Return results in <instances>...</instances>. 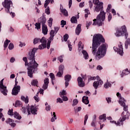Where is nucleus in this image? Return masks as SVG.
<instances>
[{
  "label": "nucleus",
  "instance_id": "f257e3e1",
  "mask_svg": "<svg viewBox=\"0 0 130 130\" xmlns=\"http://www.w3.org/2000/svg\"><path fill=\"white\" fill-rule=\"evenodd\" d=\"M104 42H105V39L101 34H98L93 35L91 50L93 55L95 54V58L97 60L103 58L106 54V51H107V44H103L98 48L100 44L104 43Z\"/></svg>",
  "mask_w": 130,
  "mask_h": 130
},
{
  "label": "nucleus",
  "instance_id": "f03ea898",
  "mask_svg": "<svg viewBox=\"0 0 130 130\" xmlns=\"http://www.w3.org/2000/svg\"><path fill=\"white\" fill-rule=\"evenodd\" d=\"M46 47V44H42L39 46V48H34L31 52H29L27 55V58L29 60H31L29 62L31 65L29 68H28V75L30 77H32V69H35L38 67V63L35 60V53H36L38 49L41 50L44 49Z\"/></svg>",
  "mask_w": 130,
  "mask_h": 130
},
{
  "label": "nucleus",
  "instance_id": "7ed1b4c3",
  "mask_svg": "<svg viewBox=\"0 0 130 130\" xmlns=\"http://www.w3.org/2000/svg\"><path fill=\"white\" fill-rule=\"evenodd\" d=\"M103 3H101L100 4H98L95 7L94 11L99 13L100 12V13L97 16L96 19H93V23L92 24L93 26H96L98 25L99 27L100 26H102L103 25V22H104L105 20V16L106 13L103 11Z\"/></svg>",
  "mask_w": 130,
  "mask_h": 130
},
{
  "label": "nucleus",
  "instance_id": "20e7f679",
  "mask_svg": "<svg viewBox=\"0 0 130 130\" xmlns=\"http://www.w3.org/2000/svg\"><path fill=\"white\" fill-rule=\"evenodd\" d=\"M121 116L122 118H120L119 120L116 122L115 121H110L111 123H115L116 125H123V121L125 120V119H127L128 117L129 116V112H127L126 115H124V112H123L121 114Z\"/></svg>",
  "mask_w": 130,
  "mask_h": 130
},
{
  "label": "nucleus",
  "instance_id": "39448f33",
  "mask_svg": "<svg viewBox=\"0 0 130 130\" xmlns=\"http://www.w3.org/2000/svg\"><path fill=\"white\" fill-rule=\"evenodd\" d=\"M116 32L115 33V36L116 37H120V36H123L124 33L126 32V27L125 25L122 26L120 28L116 29Z\"/></svg>",
  "mask_w": 130,
  "mask_h": 130
},
{
  "label": "nucleus",
  "instance_id": "423d86ee",
  "mask_svg": "<svg viewBox=\"0 0 130 130\" xmlns=\"http://www.w3.org/2000/svg\"><path fill=\"white\" fill-rule=\"evenodd\" d=\"M27 115H30L32 113L34 115L37 114L38 111V108L31 105L30 107H27Z\"/></svg>",
  "mask_w": 130,
  "mask_h": 130
},
{
  "label": "nucleus",
  "instance_id": "0eeeda50",
  "mask_svg": "<svg viewBox=\"0 0 130 130\" xmlns=\"http://www.w3.org/2000/svg\"><path fill=\"white\" fill-rule=\"evenodd\" d=\"M23 60L24 62H25V66H28V67H29L28 68H27V74H28V76L29 77H30V78H33V73H35V70H36L37 69V68H31V77L30 76V75H29V69L30 67H32V65H31L30 64V62L29 63H28V60H27V57H24L23 58Z\"/></svg>",
  "mask_w": 130,
  "mask_h": 130
},
{
  "label": "nucleus",
  "instance_id": "6e6552de",
  "mask_svg": "<svg viewBox=\"0 0 130 130\" xmlns=\"http://www.w3.org/2000/svg\"><path fill=\"white\" fill-rule=\"evenodd\" d=\"M2 5L6 9L7 13H10L11 5H13V2L11 0H5L4 2L2 3Z\"/></svg>",
  "mask_w": 130,
  "mask_h": 130
},
{
  "label": "nucleus",
  "instance_id": "1a4fd4ad",
  "mask_svg": "<svg viewBox=\"0 0 130 130\" xmlns=\"http://www.w3.org/2000/svg\"><path fill=\"white\" fill-rule=\"evenodd\" d=\"M0 91L4 96H7L8 95V89H7V86L4 85V79H2L0 81Z\"/></svg>",
  "mask_w": 130,
  "mask_h": 130
},
{
  "label": "nucleus",
  "instance_id": "9d476101",
  "mask_svg": "<svg viewBox=\"0 0 130 130\" xmlns=\"http://www.w3.org/2000/svg\"><path fill=\"white\" fill-rule=\"evenodd\" d=\"M96 80L97 81H94L93 83V86L94 87V89H95V90L98 89V87H99V86L100 87H101V86L103 85V81L102 80H101V78H100L99 76H96Z\"/></svg>",
  "mask_w": 130,
  "mask_h": 130
},
{
  "label": "nucleus",
  "instance_id": "9b49d317",
  "mask_svg": "<svg viewBox=\"0 0 130 130\" xmlns=\"http://www.w3.org/2000/svg\"><path fill=\"white\" fill-rule=\"evenodd\" d=\"M113 49L116 52H117L120 55H122V54H123V47L122 46V42H119V44H118V48L116 47H114Z\"/></svg>",
  "mask_w": 130,
  "mask_h": 130
},
{
  "label": "nucleus",
  "instance_id": "f8f14e48",
  "mask_svg": "<svg viewBox=\"0 0 130 130\" xmlns=\"http://www.w3.org/2000/svg\"><path fill=\"white\" fill-rule=\"evenodd\" d=\"M118 102L120 104V105H121V106H122V107H123L124 111L126 112V113L124 112V115H126V113H127V112H129L128 111V106L125 105V102H126V100H125V101H123V102H122V101H119Z\"/></svg>",
  "mask_w": 130,
  "mask_h": 130
},
{
  "label": "nucleus",
  "instance_id": "ddd939ff",
  "mask_svg": "<svg viewBox=\"0 0 130 130\" xmlns=\"http://www.w3.org/2000/svg\"><path fill=\"white\" fill-rule=\"evenodd\" d=\"M20 90H21V87L20 86H14L12 89V94L14 96H16L17 94H19V92H20Z\"/></svg>",
  "mask_w": 130,
  "mask_h": 130
},
{
  "label": "nucleus",
  "instance_id": "4468645a",
  "mask_svg": "<svg viewBox=\"0 0 130 130\" xmlns=\"http://www.w3.org/2000/svg\"><path fill=\"white\" fill-rule=\"evenodd\" d=\"M77 82H78V86L79 87H80V88H83V87H85V86H86V84H85V82L83 81V78L81 77H78Z\"/></svg>",
  "mask_w": 130,
  "mask_h": 130
},
{
  "label": "nucleus",
  "instance_id": "2eb2a0df",
  "mask_svg": "<svg viewBox=\"0 0 130 130\" xmlns=\"http://www.w3.org/2000/svg\"><path fill=\"white\" fill-rule=\"evenodd\" d=\"M71 79H72V76L68 74L64 76V80H65V87L66 88H67V87L69 86V85H70V83H69V82H70V81H71Z\"/></svg>",
  "mask_w": 130,
  "mask_h": 130
},
{
  "label": "nucleus",
  "instance_id": "dca6fc26",
  "mask_svg": "<svg viewBox=\"0 0 130 130\" xmlns=\"http://www.w3.org/2000/svg\"><path fill=\"white\" fill-rule=\"evenodd\" d=\"M38 22H40V24H42V26L46 25L45 23H46V18L43 16L38 19Z\"/></svg>",
  "mask_w": 130,
  "mask_h": 130
},
{
  "label": "nucleus",
  "instance_id": "f3484780",
  "mask_svg": "<svg viewBox=\"0 0 130 130\" xmlns=\"http://www.w3.org/2000/svg\"><path fill=\"white\" fill-rule=\"evenodd\" d=\"M60 12L65 17H68L69 16V13H68V11L66 10V9H63L62 7V5H60Z\"/></svg>",
  "mask_w": 130,
  "mask_h": 130
},
{
  "label": "nucleus",
  "instance_id": "a211bd4d",
  "mask_svg": "<svg viewBox=\"0 0 130 130\" xmlns=\"http://www.w3.org/2000/svg\"><path fill=\"white\" fill-rule=\"evenodd\" d=\"M81 27H82V24H78V25L77 26L75 30V33L77 35H80L81 31H82Z\"/></svg>",
  "mask_w": 130,
  "mask_h": 130
},
{
  "label": "nucleus",
  "instance_id": "6ab92c4d",
  "mask_svg": "<svg viewBox=\"0 0 130 130\" xmlns=\"http://www.w3.org/2000/svg\"><path fill=\"white\" fill-rule=\"evenodd\" d=\"M42 32L44 35H47L48 29L47 28V25H46V24L42 25Z\"/></svg>",
  "mask_w": 130,
  "mask_h": 130
},
{
  "label": "nucleus",
  "instance_id": "aec40b11",
  "mask_svg": "<svg viewBox=\"0 0 130 130\" xmlns=\"http://www.w3.org/2000/svg\"><path fill=\"white\" fill-rule=\"evenodd\" d=\"M82 102L86 104V105L89 103V98L88 96H84L82 98Z\"/></svg>",
  "mask_w": 130,
  "mask_h": 130
},
{
  "label": "nucleus",
  "instance_id": "412c9836",
  "mask_svg": "<svg viewBox=\"0 0 130 130\" xmlns=\"http://www.w3.org/2000/svg\"><path fill=\"white\" fill-rule=\"evenodd\" d=\"M112 86L111 83L108 81V80H107V82L104 84V87L105 89H108L109 87L111 88Z\"/></svg>",
  "mask_w": 130,
  "mask_h": 130
},
{
  "label": "nucleus",
  "instance_id": "4be33fe9",
  "mask_svg": "<svg viewBox=\"0 0 130 130\" xmlns=\"http://www.w3.org/2000/svg\"><path fill=\"white\" fill-rule=\"evenodd\" d=\"M13 106H14L15 107H21V106H23V104L21 102V101H17L15 102V104H13Z\"/></svg>",
  "mask_w": 130,
  "mask_h": 130
},
{
  "label": "nucleus",
  "instance_id": "5701e85b",
  "mask_svg": "<svg viewBox=\"0 0 130 130\" xmlns=\"http://www.w3.org/2000/svg\"><path fill=\"white\" fill-rule=\"evenodd\" d=\"M21 99L22 101H24L25 103L27 104V103L29 102V98L28 96H26V98L24 96V95H22L21 96Z\"/></svg>",
  "mask_w": 130,
  "mask_h": 130
},
{
  "label": "nucleus",
  "instance_id": "b1692460",
  "mask_svg": "<svg viewBox=\"0 0 130 130\" xmlns=\"http://www.w3.org/2000/svg\"><path fill=\"white\" fill-rule=\"evenodd\" d=\"M14 117L15 118H17V119H21L22 118V117L19 114V113L17 112H14V113L13 114Z\"/></svg>",
  "mask_w": 130,
  "mask_h": 130
},
{
  "label": "nucleus",
  "instance_id": "393cba45",
  "mask_svg": "<svg viewBox=\"0 0 130 130\" xmlns=\"http://www.w3.org/2000/svg\"><path fill=\"white\" fill-rule=\"evenodd\" d=\"M71 22L72 24H77L78 23V20L77 19V17L73 16L71 18Z\"/></svg>",
  "mask_w": 130,
  "mask_h": 130
},
{
  "label": "nucleus",
  "instance_id": "a878e982",
  "mask_svg": "<svg viewBox=\"0 0 130 130\" xmlns=\"http://www.w3.org/2000/svg\"><path fill=\"white\" fill-rule=\"evenodd\" d=\"M128 45H130V39L128 38L125 42V48L127 49L128 48Z\"/></svg>",
  "mask_w": 130,
  "mask_h": 130
},
{
  "label": "nucleus",
  "instance_id": "bb28decb",
  "mask_svg": "<svg viewBox=\"0 0 130 130\" xmlns=\"http://www.w3.org/2000/svg\"><path fill=\"white\" fill-rule=\"evenodd\" d=\"M82 54H83L85 59H88L89 58V55L88 54V52H87V51L85 50H83Z\"/></svg>",
  "mask_w": 130,
  "mask_h": 130
},
{
  "label": "nucleus",
  "instance_id": "cd10ccee",
  "mask_svg": "<svg viewBox=\"0 0 130 130\" xmlns=\"http://www.w3.org/2000/svg\"><path fill=\"white\" fill-rule=\"evenodd\" d=\"M116 95H117V98L119 99V101H121L122 102L125 101V100L124 99V98L122 97L121 94H120V93L117 92Z\"/></svg>",
  "mask_w": 130,
  "mask_h": 130
},
{
  "label": "nucleus",
  "instance_id": "c85d7f7f",
  "mask_svg": "<svg viewBox=\"0 0 130 130\" xmlns=\"http://www.w3.org/2000/svg\"><path fill=\"white\" fill-rule=\"evenodd\" d=\"M87 78H88V83L89 82H91V81H95V80H96V78H97V77H92L90 75L87 76Z\"/></svg>",
  "mask_w": 130,
  "mask_h": 130
},
{
  "label": "nucleus",
  "instance_id": "c756f323",
  "mask_svg": "<svg viewBox=\"0 0 130 130\" xmlns=\"http://www.w3.org/2000/svg\"><path fill=\"white\" fill-rule=\"evenodd\" d=\"M40 42H41L42 44H46V42H47V41L46 40V38L43 37L41 39H40Z\"/></svg>",
  "mask_w": 130,
  "mask_h": 130
},
{
  "label": "nucleus",
  "instance_id": "7c9ffc66",
  "mask_svg": "<svg viewBox=\"0 0 130 130\" xmlns=\"http://www.w3.org/2000/svg\"><path fill=\"white\" fill-rule=\"evenodd\" d=\"M53 21V19H52V18H50L48 21V26L50 28H51V27H52V21Z\"/></svg>",
  "mask_w": 130,
  "mask_h": 130
},
{
  "label": "nucleus",
  "instance_id": "2f4dec72",
  "mask_svg": "<svg viewBox=\"0 0 130 130\" xmlns=\"http://www.w3.org/2000/svg\"><path fill=\"white\" fill-rule=\"evenodd\" d=\"M10 42H11V41L6 39V40L4 42V48H7V47H8V45H9V43H10Z\"/></svg>",
  "mask_w": 130,
  "mask_h": 130
},
{
  "label": "nucleus",
  "instance_id": "473e14b6",
  "mask_svg": "<svg viewBox=\"0 0 130 130\" xmlns=\"http://www.w3.org/2000/svg\"><path fill=\"white\" fill-rule=\"evenodd\" d=\"M99 119H101V120L103 119L104 121H105V120H106V114H103V115L100 116Z\"/></svg>",
  "mask_w": 130,
  "mask_h": 130
},
{
  "label": "nucleus",
  "instance_id": "72a5a7b5",
  "mask_svg": "<svg viewBox=\"0 0 130 130\" xmlns=\"http://www.w3.org/2000/svg\"><path fill=\"white\" fill-rule=\"evenodd\" d=\"M35 25L36 26V29H37V30H39L41 28V24L39 21L38 23H36Z\"/></svg>",
  "mask_w": 130,
  "mask_h": 130
},
{
  "label": "nucleus",
  "instance_id": "f704fd0d",
  "mask_svg": "<svg viewBox=\"0 0 130 130\" xmlns=\"http://www.w3.org/2000/svg\"><path fill=\"white\" fill-rule=\"evenodd\" d=\"M53 117L51 118V121L52 122H53L54 121H55V119H57V118H56V115L55 114V112H53Z\"/></svg>",
  "mask_w": 130,
  "mask_h": 130
},
{
  "label": "nucleus",
  "instance_id": "c9c22d12",
  "mask_svg": "<svg viewBox=\"0 0 130 130\" xmlns=\"http://www.w3.org/2000/svg\"><path fill=\"white\" fill-rule=\"evenodd\" d=\"M32 86H37V84H38V81L36 79L33 80L32 81L31 83Z\"/></svg>",
  "mask_w": 130,
  "mask_h": 130
},
{
  "label": "nucleus",
  "instance_id": "e433bc0d",
  "mask_svg": "<svg viewBox=\"0 0 130 130\" xmlns=\"http://www.w3.org/2000/svg\"><path fill=\"white\" fill-rule=\"evenodd\" d=\"M60 97H63V96H67V91L66 90H62V92L59 93Z\"/></svg>",
  "mask_w": 130,
  "mask_h": 130
},
{
  "label": "nucleus",
  "instance_id": "4c0bfd02",
  "mask_svg": "<svg viewBox=\"0 0 130 130\" xmlns=\"http://www.w3.org/2000/svg\"><path fill=\"white\" fill-rule=\"evenodd\" d=\"M122 74L126 76V75H128V74H129V71H128V69H126L125 70H123L122 72Z\"/></svg>",
  "mask_w": 130,
  "mask_h": 130
},
{
  "label": "nucleus",
  "instance_id": "58836bf2",
  "mask_svg": "<svg viewBox=\"0 0 130 130\" xmlns=\"http://www.w3.org/2000/svg\"><path fill=\"white\" fill-rule=\"evenodd\" d=\"M50 3V0H46L45 3L44 4V8L46 9V8H47V6H48V5H49Z\"/></svg>",
  "mask_w": 130,
  "mask_h": 130
},
{
  "label": "nucleus",
  "instance_id": "ea45409f",
  "mask_svg": "<svg viewBox=\"0 0 130 130\" xmlns=\"http://www.w3.org/2000/svg\"><path fill=\"white\" fill-rule=\"evenodd\" d=\"M63 69H64V66L63 65H60L59 67V72L63 73Z\"/></svg>",
  "mask_w": 130,
  "mask_h": 130
},
{
  "label": "nucleus",
  "instance_id": "a19ab883",
  "mask_svg": "<svg viewBox=\"0 0 130 130\" xmlns=\"http://www.w3.org/2000/svg\"><path fill=\"white\" fill-rule=\"evenodd\" d=\"M22 108L21 109V110L23 113L26 114L27 113V108H25L23 106L21 107Z\"/></svg>",
  "mask_w": 130,
  "mask_h": 130
},
{
  "label": "nucleus",
  "instance_id": "79ce46f5",
  "mask_svg": "<svg viewBox=\"0 0 130 130\" xmlns=\"http://www.w3.org/2000/svg\"><path fill=\"white\" fill-rule=\"evenodd\" d=\"M93 2L94 4L96 5V6H98V5H100V4H103V3L100 2L99 0H93Z\"/></svg>",
  "mask_w": 130,
  "mask_h": 130
},
{
  "label": "nucleus",
  "instance_id": "37998d69",
  "mask_svg": "<svg viewBox=\"0 0 130 130\" xmlns=\"http://www.w3.org/2000/svg\"><path fill=\"white\" fill-rule=\"evenodd\" d=\"M8 115H10L11 116L14 115V112H13V109H9V110L8 112Z\"/></svg>",
  "mask_w": 130,
  "mask_h": 130
},
{
  "label": "nucleus",
  "instance_id": "c03bdc74",
  "mask_svg": "<svg viewBox=\"0 0 130 130\" xmlns=\"http://www.w3.org/2000/svg\"><path fill=\"white\" fill-rule=\"evenodd\" d=\"M13 122V119L9 118L6 120V123H9V124H11Z\"/></svg>",
  "mask_w": 130,
  "mask_h": 130
},
{
  "label": "nucleus",
  "instance_id": "a18cd8bd",
  "mask_svg": "<svg viewBox=\"0 0 130 130\" xmlns=\"http://www.w3.org/2000/svg\"><path fill=\"white\" fill-rule=\"evenodd\" d=\"M62 75H63V72H61L60 71H58V72L57 73V77H59V78H61L62 77Z\"/></svg>",
  "mask_w": 130,
  "mask_h": 130
},
{
  "label": "nucleus",
  "instance_id": "49530a36",
  "mask_svg": "<svg viewBox=\"0 0 130 130\" xmlns=\"http://www.w3.org/2000/svg\"><path fill=\"white\" fill-rule=\"evenodd\" d=\"M45 12L47 14V15H50V10L49 7H48L47 9H45Z\"/></svg>",
  "mask_w": 130,
  "mask_h": 130
},
{
  "label": "nucleus",
  "instance_id": "de8ad7c7",
  "mask_svg": "<svg viewBox=\"0 0 130 130\" xmlns=\"http://www.w3.org/2000/svg\"><path fill=\"white\" fill-rule=\"evenodd\" d=\"M39 41L40 42V39H38L37 38H35L34 40V44H37Z\"/></svg>",
  "mask_w": 130,
  "mask_h": 130
},
{
  "label": "nucleus",
  "instance_id": "09e8293b",
  "mask_svg": "<svg viewBox=\"0 0 130 130\" xmlns=\"http://www.w3.org/2000/svg\"><path fill=\"white\" fill-rule=\"evenodd\" d=\"M8 48L10 49V50H12V49L14 48V44L12 43H10L8 46Z\"/></svg>",
  "mask_w": 130,
  "mask_h": 130
},
{
  "label": "nucleus",
  "instance_id": "8fccbe9b",
  "mask_svg": "<svg viewBox=\"0 0 130 130\" xmlns=\"http://www.w3.org/2000/svg\"><path fill=\"white\" fill-rule=\"evenodd\" d=\"M91 25H92V22H91V21H89V22L87 21L86 22V26L87 29H89V27H90V26H91Z\"/></svg>",
  "mask_w": 130,
  "mask_h": 130
},
{
  "label": "nucleus",
  "instance_id": "3c124183",
  "mask_svg": "<svg viewBox=\"0 0 130 130\" xmlns=\"http://www.w3.org/2000/svg\"><path fill=\"white\" fill-rule=\"evenodd\" d=\"M68 39H69V35L66 34L63 36L64 41H65L66 42V41H68Z\"/></svg>",
  "mask_w": 130,
  "mask_h": 130
},
{
  "label": "nucleus",
  "instance_id": "603ef678",
  "mask_svg": "<svg viewBox=\"0 0 130 130\" xmlns=\"http://www.w3.org/2000/svg\"><path fill=\"white\" fill-rule=\"evenodd\" d=\"M78 103H79V101H78V100L75 99L73 100V104L72 105V106H75L76 105H77V104H78Z\"/></svg>",
  "mask_w": 130,
  "mask_h": 130
},
{
  "label": "nucleus",
  "instance_id": "864d4df0",
  "mask_svg": "<svg viewBox=\"0 0 130 130\" xmlns=\"http://www.w3.org/2000/svg\"><path fill=\"white\" fill-rule=\"evenodd\" d=\"M60 25H62V27H64L65 25H67V21L63 20H61Z\"/></svg>",
  "mask_w": 130,
  "mask_h": 130
},
{
  "label": "nucleus",
  "instance_id": "5fc2aeb1",
  "mask_svg": "<svg viewBox=\"0 0 130 130\" xmlns=\"http://www.w3.org/2000/svg\"><path fill=\"white\" fill-rule=\"evenodd\" d=\"M44 83L45 85H48V84H49V79L48 78L45 79Z\"/></svg>",
  "mask_w": 130,
  "mask_h": 130
},
{
  "label": "nucleus",
  "instance_id": "6e6d98bb",
  "mask_svg": "<svg viewBox=\"0 0 130 130\" xmlns=\"http://www.w3.org/2000/svg\"><path fill=\"white\" fill-rule=\"evenodd\" d=\"M111 19H112V15L111 14V13H109L108 16V22H110V21H111Z\"/></svg>",
  "mask_w": 130,
  "mask_h": 130
},
{
  "label": "nucleus",
  "instance_id": "4d7b16f0",
  "mask_svg": "<svg viewBox=\"0 0 130 130\" xmlns=\"http://www.w3.org/2000/svg\"><path fill=\"white\" fill-rule=\"evenodd\" d=\"M50 77L51 80H55V76H54V74L52 73H50Z\"/></svg>",
  "mask_w": 130,
  "mask_h": 130
},
{
  "label": "nucleus",
  "instance_id": "13d9d810",
  "mask_svg": "<svg viewBox=\"0 0 130 130\" xmlns=\"http://www.w3.org/2000/svg\"><path fill=\"white\" fill-rule=\"evenodd\" d=\"M88 115H86L85 116V117H84V125H86V123H87V120H88Z\"/></svg>",
  "mask_w": 130,
  "mask_h": 130
},
{
  "label": "nucleus",
  "instance_id": "bf43d9fd",
  "mask_svg": "<svg viewBox=\"0 0 130 130\" xmlns=\"http://www.w3.org/2000/svg\"><path fill=\"white\" fill-rule=\"evenodd\" d=\"M0 118L2 119V121H5V117H4V114H3V113L0 112Z\"/></svg>",
  "mask_w": 130,
  "mask_h": 130
},
{
  "label": "nucleus",
  "instance_id": "052dcab7",
  "mask_svg": "<svg viewBox=\"0 0 130 130\" xmlns=\"http://www.w3.org/2000/svg\"><path fill=\"white\" fill-rule=\"evenodd\" d=\"M81 76L82 78V79H83L84 81H86L87 80V75L81 74Z\"/></svg>",
  "mask_w": 130,
  "mask_h": 130
},
{
  "label": "nucleus",
  "instance_id": "680f3d73",
  "mask_svg": "<svg viewBox=\"0 0 130 130\" xmlns=\"http://www.w3.org/2000/svg\"><path fill=\"white\" fill-rule=\"evenodd\" d=\"M55 31L53 30H51V31L50 32V36H52L53 37H54L55 35L54 34Z\"/></svg>",
  "mask_w": 130,
  "mask_h": 130
},
{
  "label": "nucleus",
  "instance_id": "e2e57ef3",
  "mask_svg": "<svg viewBox=\"0 0 130 130\" xmlns=\"http://www.w3.org/2000/svg\"><path fill=\"white\" fill-rule=\"evenodd\" d=\"M61 98H62L63 101H68V100H69V99H68L67 96L63 95V96H61Z\"/></svg>",
  "mask_w": 130,
  "mask_h": 130
},
{
  "label": "nucleus",
  "instance_id": "0e129e2a",
  "mask_svg": "<svg viewBox=\"0 0 130 130\" xmlns=\"http://www.w3.org/2000/svg\"><path fill=\"white\" fill-rule=\"evenodd\" d=\"M51 43V41H48L47 44V49H49L50 48V44Z\"/></svg>",
  "mask_w": 130,
  "mask_h": 130
},
{
  "label": "nucleus",
  "instance_id": "69168bd1",
  "mask_svg": "<svg viewBox=\"0 0 130 130\" xmlns=\"http://www.w3.org/2000/svg\"><path fill=\"white\" fill-rule=\"evenodd\" d=\"M58 60L60 61V62H62L63 61V59L62 58V56H60L57 58Z\"/></svg>",
  "mask_w": 130,
  "mask_h": 130
},
{
  "label": "nucleus",
  "instance_id": "338daca9",
  "mask_svg": "<svg viewBox=\"0 0 130 130\" xmlns=\"http://www.w3.org/2000/svg\"><path fill=\"white\" fill-rule=\"evenodd\" d=\"M111 5H109L108 6L107 9V13H109V12H110V9H111Z\"/></svg>",
  "mask_w": 130,
  "mask_h": 130
},
{
  "label": "nucleus",
  "instance_id": "774afa93",
  "mask_svg": "<svg viewBox=\"0 0 130 130\" xmlns=\"http://www.w3.org/2000/svg\"><path fill=\"white\" fill-rule=\"evenodd\" d=\"M58 102H59V103H63V101H62V100H61V99L58 98L57 99V103H58Z\"/></svg>",
  "mask_w": 130,
  "mask_h": 130
}]
</instances>
